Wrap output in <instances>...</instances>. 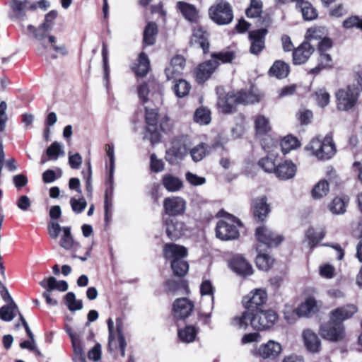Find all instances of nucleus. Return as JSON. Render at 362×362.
<instances>
[{"label": "nucleus", "instance_id": "c756f323", "mask_svg": "<svg viewBox=\"0 0 362 362\" xmlns=\"http://www.w3.org/2000/svg\"><path fill=\"white\" fill-rule=\"evenodd\" d=\"M64 329L71 341L74 355L85 354L83 351V344L81 339V334L78 332L74 331L72 327L68 325H65Z\"/></svg>", "mask_w": 362, "mask_h": 362}, {"label": "nucleus", "instance_id": "4468645a", "mask_svg": "<svg viewBox=\"0 0 362 362\" xmlns=\"http://www.w3.org/2000/svg\"><path fill=\"white\" fill-rule=\"evenodd\" d=\"M173 315L176 319L188 317L194 310V303L187 298L176 299L173 305Z\"/></svg>", "mask_w": 362, "mask_h": 362}, {"label": "nucleus", "instance_id": "37998d69", "mask_svg": "<svg viewBox=\"0 0 362 362\" xmlns=\"http://www.w3.org/2000/svg\"><path fill=\"white\" fill-rule=\"evenodd\" d=\"M150 69V62L147 55L144 52L140 53L138 58V63L134 67V71L136 76H144L147 74Z\"/></svg>", "mask_w": 362, "mask_h": 362}, {"label": "nucleus", "instance_id": "f3484780", "mask_svg": "<svg viewBox=\"0 0 362 362\" xmlns=\"http://www.w3.org/2000/svg\"><path fill=\"white\" fill-rule=\"evenodd\" d=\"M314 46L310 42L304 41L293 52V62L296 65L305 63L314 52Z\"/></svg>", "mask_w": 362, "mask_h": 362}, {"label": "nucleus", "instance_id": "603ef678", "mask_svg": "<svg viewBox=\"0 0 362 362\" xmlns=\"http://www.w3.org/2000/svg\"><path fill=\"white\" fill-rule=\"evenodd\" d=\"M236 57V54L234 51L227 49L218 52H212L211 57L214 60H217L219 64L230 63Z\"/></svg>", "mask_w": 362, "mask_h": 362}, {"label": "nucleus", "instance_id": "13d9d810", "mask_svg": "<svg viewBox=\"0 0 362 362\" xmlns=\"http://www.w3.org/2000/svg\"><path fill=\"white\" fill-rule=\"evenodd\" d=\"M207 154V146L201 143L192 148L190 151V155L193 161L197 163L201 161Z\"/></svg>", "mask_w": 362, "mask_h": 362}, {"label": "nucleus", "instance_id": "1a4fd4ad", "mask_svg": "<svg viewBox=\"0 0 362 362\" xmlns=\"http://www.w3.org/2000/svg\"><path fill=\"white\" fill-rule=\"evenodd\" d=\"M255 236L261 248L264 246L267 248L276 247L283 240V237L272 231L265 226L257 228L255 230Z\"/></svg>", "mask_w": 362, "mask_h": 362}, {"label": "nucleus", "instance_id": "5fc2aeb1", "mask_svg": "<svg viewBox=\"0 0 362 362\" xmlns=\"http://www.w3.org/2000/svg\"><path fill=\"white\" fill-rule=\"evenodd\" d=\"M157 33V25L154 23H148L144 32V42L146 45H152L155 42Z\"/></svg>", "mask_w": 362, "mask_h": 362}, {"label": "nucleus", "instance_id": "49530a36", "mask_svg": "<svg viewBox=\"0 0 362 362\" xmlns=\"http://www.w3.org/2000/svg\"><path fill=\"white\" fill-rule=\"evenodd\" d=\"M170 266L174 275L178 277L185 276L189 270V264L184 258L172 261Z\"/></svg>", "mask_w": 362, "mask_h": 362}, {"label": "nucleus", "instance_id": "20e7f679", "mask_svg": "<svg viewBox=\"0 0 362 362\" xmlns=\"http://www.w3.org/2000/svg\"><path fill=\"white\" fill-rule=\"evenodd\" d=\"M202 295L200 316L204 317V323L210 324V318L214 307V288L209 280H204L200 285Z\"/></svg>", "mask_w": 362, "mask_h": 362}, {"label": "nucleus", "instance_id": "774afa93", "mask_svg": "<svg viewBox=\"0 0 362 362\" xmlns=\"http://www.w3.org/2000/svg\"><path fill=\"white\" fill-rule=\"evenodd\" d=\"M343 26L347 29L356 27L362 30V19H360L357 16L350 17L344 21Z\"/></svg>", "mask_w": 362, "mask_h": 362}, {"label": "nucleus", "instance_id": "e433bc0d", "mask_svg": "<svg viewBox=\"0 0 362 362\" xmlns=\"http://www.w3.org/2000/svg\"><path fill=\"white\" fill-rule=\"evenodd\" d=\"M325 232L322 228L315 229L310 227L305 233V238L310 248L315 247L325 237Z\"/></svg>", "mask_w": 362, "mask_h": 362}, {"label": "nucleus", "instance_id": "a18cd8bd", "mask_svg": "<svg viewBox=\"0 0 362 362\" xmlns=\"http://www.w3.org/2000/svg\"><path fill=\"white\" fill-rule=\"evenodd\" d=\"M349 199L347 197H336L329 206V211L335 214H342L346 211Z\"/></svg>", "mask_w": 362, "mask_h": 362}, {"label": "nucleus", "instance_id": "412c9836", "mask_svg": "<svg viewBox=\"0 0 362 362\" xmlns=\"http://www.w3.org/2000/svg\"><path fill=\"white\" fill-rule=\"evenodd\" d=\"M63 235L60 239L59 245L62 247L71 252L72 257H77L76 252L81 248V245L74 240L69 227L62 228Z\"/></svg>", "mask_w": 362, "mask_h": 362}, {"label": "nucleus", "instance_id": "7ed1b4c3", "mask_svg": "<svg viewBox=\"0 0 362 362\" xmlns=\"http://www.w3.org/2000/svg\"><path fill=\"white\" fill-rule=\"evenodd\" d=\"M28 30L33 34L35 39L37 42V52L39 54H46L48 49V45H50L51 47L56 52L60 53L62 55L67 54L64 45H56V37L54 35H47L51 30L47 29V28L43 27L42 25H40L38 28H35L32 25H29Z\"/></svg>", "mask_w": 362, "mask_h": 362}, {"label": "nucleus", "instance_id": "393cba45", "mask_svg": "<svg viewBox=\"0 0 362 362\" xmlns=\"http://www.w3.org/2000/svg\"><path fill=\"white\" fill-rule=\"evenodd\" d=\"M218 94L217 107L218 110L224 114L233 112L237 105L234 93L221 94L218 92Z\"/></svg>", "mask_w": 362, "mask_h": 362}, {"label": "nucleus", "instance_id": "c03bdc74", "mask_svg": "<svg viewBox=\"0 0 362 362\" xmlns=\"http://www.w3.org/2000/svg\"><path fill=\"white\" fill-rule=\"evenodd\" d=\"M300 8L303 18L305 21H312L317 18L316 9L308 1H301L296 5Z\"/></svg>", "mask_w": 362, "mask_h": 362}, {"label": "nucleus", "instance_id": "f03ea898", "mask_svg": "<svg viewBox=\"0 0 362 362\" xmlns=\"http://www.w3.org/2000/svg\"><path fill=\"white\" fill-rule=\"evenodd\" d=\"M307 151L320 160H327L332 158L337 151L335 144L331 134L325 136H315L305 146Z\"/></svg>", "mask_w": 362, "mask_h": 362}, {"label": "nucleus", "instance_id": "4d7b16f0", "mask_svg": "<svg viewBox=\"0 0 362 362\" xmlns=\"http://www.w3.org/2000/svg\"><path fill=\"white\" fill-rule=\"evenodd\" d=\"M262 12V1L261 0H250V6L245 13L248 18H257Z\"/></svg>", "mask_w": 362, "mask_h": 362}, {"label": "nucleus", "instance_id": "423d86ee", "mask_svg": "<svg viewBox=\"0 0 362 362\" xmlns=\"http://www.w3.org/2000/svg\"><path fill=\"white\" fill-rule=\"evenodd\" d=\"M211 19L219 25L230 23L233 18V11L230 4L223 0H217L209 8Z\"/></svg>", "mask_w": 362, "mask_h": 362}, {"label": "nucleus", "instance_id": "72a5a7b5", "mask_svg": "<svg viewBox=\"0 0 362 362\" xmlns=\"http://www.w3.org/2000/svg\"><path fill=\"white\" fill-rule=\"evenodd\" d=\"M42 288H47L48 291H53L57 289L59 291L64 292L68 290V284L66 281H57L54 277L45 278L40 282Z\"/></svg>", "mask_w": 362, "mask_h": 362}, {"label": "nucleus", "instance_id": "052dcab7", "mask_svg": "<svg viewBox=\"0 0 362 362\" xmlns=\"http://www.w3.org/2000/svg\"><path fill=\"white\" fill-rule=\"evenodd\" d=\"M65 300L69 309L71 311L80 310L83 308L81 300H76L73 292H69L65 296Z\"/></svg>", "mask_w": 362, "mask_h": 362}, {"label": "nucleus", "instance_id": "680f3d73", "mask_svg": "<svg viewBox=\"0 0 362 362\" xmlns=\"http://www.w3.org/2000/svg\"><path fill=\"white\" fill-rule=\"evenodd\" d=\"M47 155L51 160H57L59 156H64V151L62 145L57 141L52 143L47 149Z\"/></svg>", "mask_w": 362, "mask_h": 362}, {"label": "nucleus", "instance_id": "ddd939ff", "mask_svg": "<svg viewBox=\"0 0 362 362\" xmlns=\"http://www.w3.org/2000/svg\"><path fill=\"white\" fill-rule=\"evenodd\" d=\"M267 28H261L249 32L250 41V52L251 54L258 55L265 47V37L267 34Z\"/></svg>", "mask_w": 362, "mask_h": 362}, {"label": "nucleus", "instance_id": "f704fd0d", "mask_svg": "<svg viewBox=\"0 0 362 362\" xmlns=\"http://www.w3.org/2000/svg\"><path fill=\"white\" fill-rule=\"evenodd\" d=\"M290 72L289 65L284 61H276L269 70V74L277 78H286Z\"/></svg>", "mask_w": 362, "mask_h": 362}, {"label": "nucleus", "instance_id": "864d4df0", "mask_svg": "<svg viewBox=\"0 0 362 362\" xmlns=\"http://www.w3.org/2000/svg\"><path fill=\"white\" fill-rule=\"evenodd\" d=\"M300 146V142L296 137L286 136L281 141V147L284 154H286L291 150L296 149Z\"/></svg>", "mask_w": 362, "mask_h": 362}, {"label": "nucleus", "instance_id": "9d476101", "mask_svg": "<svg viewBox=\"0 0 362 362\" xmlns=\"http://www.w3.org/2000/svg\"><path fill=\"white\" fill-rule=\"evenodd\" d=\"M167 236L172 240L180 238L187 231L185 223L175 217H163Z\"/></svg>", "mask_w": 362, "mask_h": 362}, {"label": "nucleus", "instance_id": "3c124183", "mask_svg": "<svg viewBox=\"0 0 362 362\" xmlns=\"http://www.w3.org/2000/svg\"><path fill=\"white\" fill-rule=\"evenodd\" d=\"M258 165L265 172L274 173L276 175V169H277V165L276 163V159L274 155L270 154L264 158H262L259 160Z\"/></svg>", "mask_w": 362, "mask_h": 362}, {"label": "nucleus", "instance_id": "4be33fe9", "mask_svg": "<svg viewBox=\"0 0 362 362\" xmlns=\"http://www.w3.org/2000/svg\"><path fill=\"white\" fill-rule=\"evenodd\" d=\"M252 211L255 218L263 221L270 212L269 205L265 196L257 197L252 201Z\"/></svg>", "mask_w": 362, "mask_h": 362}, {"label": "nucleus", "instance_id": "8fccbe9b", "mask_svg": "<svg viewBox=\"0 0 362 362\" xmlns=\"http://www.w3.org/2000/svg\"><path fill=\"white\" fill-rule=\"evenodd\" d=\"M326 34V30L324 28H311L306 32L305 41L310 42V44L314 41H317L318 42L327 37Z\"/></svg>", "mask_w": 362, "mask_h": 362}, {"label": "nucleus", "instance_id": "f8f14e48", "mask_svg": "<svg viewBox=\"0 0 362 362\" xmlns=\"http://www.w3.org/2000/svg\"><path fill=\"white\" fill-rule=\"evenodd\" d=\"M267 300V292L261 288L255 289L251 291L247 296L243 299V303L246 311L255 312L259 309V307L264 305Z\"/></svg>", "mask_w": 362, "mask_h": 362}, {"label": "nucleus", "instance_id": "5701e85b", "mask_svg": "<svg viewBox=\"0 0 362 362\" xmlns=\"http://www.w3.org/2000/svg\"><path fill=\"white\" fill-rule=\"evenodd\" d=\"M163 255L165 259H170L172 262L175 259L185 258L187 255V250L183 246L174 243H168L163 247Z\"/></svg>", "mask_w": 362, "mask_h": 362}, {"label": "nucleus", "instance_id": "bf43d9fd", "mask_svg": "<svg viewBox=\"0 0 362 362\" xmlns=\"http://www.w3.org/2000/svg\"><path fill=\"white\" fill-rule=\"evenodd\" d=\"M194 119L200 124H208L211 122L210 111L206 108H199L196 110Z\"/></svg>", "mask_w": 362, "mask_h": 362}, {"label": "nucleus", "instance_id": "6ab92c4d", "mask_svg": "<svg viewBox=\"0 0 362 362\" xmlns=\"http://www.w3.org/2000/svg\"><path fill=\"white\" fill-rule=\"evenodd\" d=\"M229 266L233 271L241 276H250L253 273L251 264L240 255L234 256L230 261Z\"/></svg>", "mask_w": 362, "mask_h": 362}, {"label": "nucleus", "instance_id": "2f4dec72", "mask_svg": "<svg viewBox=\"0 0 362 362\" xmlns=\"http://www.w3.org/2000/svg\"><path fill=\"white\" fill-rule=\"evenodd\" d=\"M257 255L256 257L257 267L263 271L269 270L273 264V258L264 251V248H261L260 245L257 246Z\"/></svg>", "mask_w": 362, "mask_h": 362}, {"label": "nucleus", "instance_id": "6e6552de", "mask_svg": "<svg viewBox=\"0 0 362 362\" xmlns=\"http://www.w3.org/2000/svg\"><path fill=\"white\" fill-rule=\"evenodd\" d=\"M320 334L325 339L335 342L344 339L345 327L343 323H338L329 318V322L321 325Z\"/></svg>", "mask_w": 362, "mask_h": 362}, {"label": "nucleus", "instance_id": "f257e3e1", "mask_svg": "<svg viewBox=\"0 0 362 362\" xmlns=\"http://www.w3.org/2000/svg\"><path fill=\"white\" fill-rule=\"evenodd\" d=\"M277 319V314L272 310L257 309L255 312L245 311L240 316L233 317L231 324L238 329H246L250 325L255 329L264 330L273 327Z\"/></svg>", "mask_w": 362, "mask_h": 362}, {"label": "nucleus", "instance_id": "ea45409f", "mask_svg": "<svg viewBox=\"0 0 362 362\" xmlns=\"http://www.w3.org/2000/svg\"><path fill=\"white\" fill-rule=\"evenodd\" d=\"M177 7L186 19L191 22L197 21L198 12L194 6L185 2L179 1L177 4Z\"/></svg>", "mask_w": 362, "mask_h": 362}, {"label": "nucleus", "instance_id": "dca6fc26", "mask_svg": "<svg viewBox=\"0 0 362 362\" xmlns=\"http://www.w3.org/2000/svg\"><path fill=\"white\" fill-rule=\"evenodd\" d=\"M218 66L219 62L212 58L200 64L196 70L197 81L199 83H204L211 77Z\"/></svg>", "mask_w": 362, "mask_h": 362}, {"label": "nucleus", "instance_id": "338daca9", "mask_svg": "<svg viewBox=\"0 0 362 362\" xmlns=\"http://www.w3.org/2000/svg\"><path fill=\"white\" fill-rule=\"evenodd\" d=\"M186 180L193 186H200L206 183V178L198 176L197 174L187 172L185 174Z\"/></svg>", "mask_w": 362, "mask_h": 362}, {"label": "nucleus", "instance_id": "aec40b11", "mask_svg": "<svg viewBox=\"0 0 362 362\" xmlns=\"http://www.w3.org/2000/svg\"><path fill=\"white\" fill-rule=\"evenodd\" d=\"M208 37V33L202 28H194L190 38V45L202 49L204 54H206L209 52V49Z\"/></svg>", "mask_w": 362, "mask_h": 362}, {"label": "nucleus", "instance_id": "2eb2a0df", "mask_svg": "<svg viewBox=\"0 0 362 362\" xmlns=\"http://www.w3.org/2000/svg\"><path fill=\"white\" fill-rule=\"evenodd\" d=\"M281 345L274 340L262 344L256 351V355L264 359H275L281 353Z\"/></svg>", "mask_w": 362, "mask_h": 362}, {"label": "nucleus", "instance_id": "de8ad7c7", "mask_svg": "<svg viewBox=\"0 0 362 362\" xmlns=\"http://www.w3.org/2000/svg\"><path fill=\"white\" fill-rule=\"evenodd\" d=\"M165 287L169 293L175 294L181 291L185 290L187 285V282L182 279L177 280L170 279L165 281Z\"/></svg>", "mask_w": 362, "mask_h": 362}, {"label": "nucleus", "instance_id": "39448f33", "mask_svg": "<svg viewBox=\"0 0 362 362\" xmlns=\"http://www.w3.org/2000/svg\"><path fill=\"white\" fill-rule=\"evenodd\" d=\"M241 222L235 217L228 215L227 221L221 220L217 223L216 228V237L223 240H233L239 236L238 226H240Z\"/></svg>", "mask_w": 362, "mask_h": 362}, {"label": "nucleus", "instance_id": "4c0bfd02", "mask_svg": "<svg viewBox=\"0 0 362 362\" xmlns=\"http://www.w3.org/2000/svg\"><path fill=\"white\" fill-rule=\"evenodd\" d=\"M319 305L317 300L313 297H308L298 308V314L303 316H308L310 314L315 313L319 310Z\"/></svg>", "mask_w": 362, "mask_h": 362}, {"label": "nucleus", "instance_id": "09e8293b", "mask_svg": "<svg viewBox=\"0 0 362 362\" xmlns=\"http://www.w3.org/2000/svg\"><path fill=\"white\" fill-rule=\"evenodd\" d=\"M329 191V183L325 180H320L312 190V197L315 199H320L325 197Z\"/></svg>", "mask_w": 362, "mask_h": 362}, {"label": "nucleus", "instance_id": "6e6d98bb", "mask_svg": "<svg viewBox=\"0 0 362 362\" xmlns=\"http://www.w3.org/2000/svg\"><path fill=\"white\" fill-rule=\"evenodd\" d=\"M191 88L190 84L185 80L180 79L173 86V90L177 98L186 96Z\"/></svg>", "mask_w": 362, "mask_h": 362}, {"label": "nucleus", "instance_id": "7c9ffc66", "mask_svg": "<svg viewBox=\"0 0 362 362\" xmlns=\"http://www.w3.org/2000/svg\"><path fill=\"white\" fill-rule=\"evenodd\" d=\"M145 119L148 124L147 131L151 132L153 139H158V132L156 131V125L158 122V111L156 108H150L149 107H145Z\"/></svg>", "mask_w": 362, "mask_h": 362}, {"label": "nucleus", "instance_id": "e2e57ef3", "mask_svg": "<svg viewBox=\"0 0 362 362\" xmlns=\"http://www.w3.org/2000/svg\"><path fill=\"white\" fill-rule=\"evenodd\" d=\"M315 96L317 105L321 107H325L329 103L330 95L325 88L316 90Z\"/></svg>", "mask_w": 362, "mask_h": 362}, {"label": "nucleus", "instance_id": "a211bd4d", "mask_svg": "<svg viewBox=\"0 0 362 362\" xmlns=\"http://www.w3.org/2000/svg\"><path fill=\"white\" fill-rule=\"evenodd\" d=\"M358 311V308L354 304H346L339 307L329 313V318L338 323H343V321L350 319Z\"/></svg>", "mask_w": 362, "mask_h": 362}, {"label": "nucleus", "instance_id": "c9c22d12", "mask_svg": "<svg viewBox=\"0 0 362 362\" xmlns=\"http://www.w3.org/2000/svg\"><path fill=\"white\" fill-rule=\"evenodd\" d=\"M234 95L237 105L255 104L259 101V95L254 93L251 90L246 91L242 90L236 93H234Z\"/></svg>", "mask_w": 362, "mask_h": 362}, {"label": "nucleus", "instance_id": "473e14b6", "mask_svg": "<svg viewBox=\"0 0 362 362\" xmlns=\"http://www.w3.org/2000/svg\"><path fill=\"white\" fill-rule=\"evenodd\" d=\"M28 0H11V8L13 14H11L10 18L13 21H21L25 16V10L28 8Z\"/></svg>", "mask_w": 362, "mask_h": 362}, {"label": "nucleus", "instance_id": "0eeeda50", "mask_svg": "<svg viewBox=\"0 0 362 362\" xmlns=\"http://www.w3.org/2000/svg\"><path fill=\"white\" fill-rule=\"evenodd\" d=\"M337 107L340 110H349L353 108L358 98V88L349 86L346 88L340 89L336 93Z\"/></svg>", "mask_w": 362, "mask_h": 362}, {"label": "nucleus", "instance_id": "58836bf2", "mask_svg": "<svg viewBox=\"0 0 362 362\" xmlns=\"http://www.w3.org/2000/svg\"><path fill=\"white\" fill-rule=\"evenodd\" d=\"M6 302L8 305L0 308V318L4 321L10 322L16 315V312H18V307L13 300Z\"/></svg>", "mask_w": 362, "mask_h": 362}, {"label": "nucleus", "instance_id": "0e129e2a", "mask_svg": "<svg viewBox=\"0 0 362 362\" xmlns=\"http://www.w3.org/2000/svg\"><path fill=\"white\" fill-rule=\"evenodd\" d=\"M116 325H117V334L118 338L119 346L121 352V356H125V348L127 346V343L125 339L122 334V320L119 318L116 320Z\"/></svg>", "mask_w": 362, "mask_h": 362}, {"label": "nucleus", "instance_id": "bb28decb", "mask_svg": "<svg viewBox=\"0 0 362 362\" xmlns=\"http://www.w3.org/2000/svg\"><path fill=\"white\" fill-rule=\"evenodd\" d=\"M296 165L291 160H285L277 165L276 176L282 180L293 178L296 173Z\"/></svg>", "mask_w": 362, "mask_h": 362}, {"label": "nucleus", "instance_id": "cd10ccee", "mask_svg": "<svg viewBox=\"0 0 362 362\" xmlns=\"http://www.w3.org/2000/svg\"><path fill=\"white\" fill-rule=\"evenodd\" d=\"M161 182L163 187L169 192H177L183 187L182 180L170 173L165 174Z\"/></svg>", "mask_w": 362, "mask_h": 362}, {"label": "nucleus", "instance_id": "c85d7f7f", "mask_svg": "<svg viewBox=\"0 0 362 362\" xmlns=\"http://www.w3.org/2000/svg\"><path fill=\"white\" fill-rule=\"evenodd\" d=\"M187 154V146L177 141L173 143L172 147L166 152V160L174 163L175 160H181Z\"/></svg>", "mask_w": 362, "mask_h": 362}, {"label": "nucleus", "instance_id": "9b49d317", "mask_svg": "<svg viewBox=\"0 0 362 362\" xmlns=\"http://www.w3.org/2000/svg\"><path fill=\"white\" fill-rule=\"evenodd\" d=\"M186 209L185 200L177 196L167 197L163 200V210L169 217L182 215Z\"/></svg>", "mask_w": 362, "mask_h": 362}, {"label": "nucleus", "instance_id": "a19ab883", "mask_svg": "<svg viewBox=\"0 0 362 362\" xmlns=\"http://www.w3.org/2000/svg\"><path fill=\"white\" fill-rule=\"evenodd\" d=\"M255 127L256 134L258 136L266 135L271 130V125L269 119L262 115H259L255 117Z\"/></svg>", "mask_w": 362, "mask_h": 362}, {"label": "nucleus", "instance_id": "69168bd1", "mask_svg": "<svg viewBox=\"0 0 362 362\" xmlns=\"http://www.w3.org/2000/svg\"><path fill=\"white\" fill-rule=\"evenodd\" d=\"M70 204L74 212L81 214L87 206V202L83 197L79 199L71 198Z\"/></svg>", "mask_w": 362, "mask_h": 362}, {"label": "nucleus", "instance_id": "b1692460", "mask_svg": "<svg viewBox=\"0 0 362 362\" xmlns=\"http://www.w3.org/2000/svg\"><path fill=\"white\" fill-rule=\"evenodd\" d=\"M302 337L308 351L312 353L320 351L321 349V341L316 333L310 329H307L303 332Z\"/></svg>", "mask_w": 362, "mask_h": 362}, {"label": "nucleus", "instance_id": "a878e982", "mask_svg": "<svg viewBox=\"0 0 362 362\" xmlns=\"http://www.w3.org/2000/svg\"><path fill=\"white\" fill-rule=\"evenodd\" d=\"M185 66V60L182 56L177 55L172 58L170 64L165 70L168 80L180 75Z\"/></svg>", "mask_w": 362, "mask_h": 362}, {"label": "nucleus", "instance_id": "79ce46f5", "mask_svg": "<svg viewBox=\"0 0 362 362\" xmlns=\"http://www.w3.org/2000/svg\"><path fill=\"white\" fill-rule=\"evenodd\" d=\"M197 333V329L192 325H187L177 332L180 340L184 343H191L194 341Z\"/></svg>", "mask_w": 362, "mask_h": 362}]
</instances>
